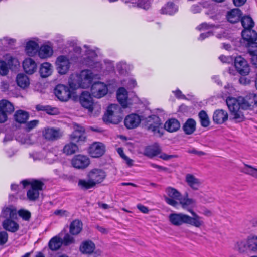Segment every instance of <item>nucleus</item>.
<instances>
[{
  "mask_svg": "<svg viewBox=\"0 0 257 257\" xmlns=\"http://www.w3.org/2000/svg\"><path fill=\"white\" fill-rule=\"evenodd\" d=\"M80 103L81 105L86 108H90L91 105L93 103L92 98L89 92L84 91L83 92L79 98Z\"/></svg>",
  "mask_w": 257,
  "mask_h": 257,
  "instance_id": "nucleus-24",
  "label": "nucleus"
},
{
  "mask_svg": "<svg viewBox=\"0 0 257 257\" xmlns=\"http://www.w3.org/2000/svg\"><path fill=\"white\" fill-rule=\"evenodd\" d=\"M241 15V11L238 9H234L228 12L227 20L231 23H235L239 21Z\"/></svg>",
  "mask_w": 257,
  "mask_h": 257,
  "instance_id": "nucleus-31",
  "label": "nucleus"
},
{
  "mask_svg": "<svg viewBox=\"0 0 257 257\" xmlns=\"http://www.w3.org/2000/svg\"><path fill=\"white\" fill-rule=\"evenodd\" d=\"M178 156L176 155H167L165 153H162L159 157L164 160H168L173 158H178Z\"/></svg>",
  "mask_w": 257,
  "mask_h": 257,
  "instance_id": "nucleus-55",
  "label": "nucleus"
},
{
  "mask_svg": "<svg viewBox=\"0 0 257 257\" xmlns=\"http://www.w3.org/2000/svg\"><path fill=\"white\" fill-rule=\"evenodd\" d=\"M87 109L90 115L95 116L100 114L101 108L99 104L93 103L92 105H91L90 108H88Z\"/></svg>",
  "mask_w": 257,
  "mask_h": 257,
  "instance_id": "nucleus-46",
  "label": "nucleus"
},
{
  "mask_svg": "<svg viewBox=\"0 0 257 257\" xmlns=\"http://www.w3.org/2000/svg\"><path fill=\"white\" fill-rule=\"evenodd\" d=\"M49 106H43L41 105H37L36 106V109L38 111H46L48 110Z\"/></svg>",
  "mask_w": 257,
  "mask_h": 257,
  "instance_id": "nucleus-63",
  "label": "nucleus"
},
{
  "mask_svg": "<svg viewBox=\"0 0 257 257\" xmlns=\"http://www.w3.org/2000/svg\"><path fill=\"white\" fill-rule=\"evenodd\" d=\"M122 119V111L121 107L117 104L110 105L104 115V121L113 124H118Z\"/></svg>",
  "mask_w": 257,
  "mask_h": 257,
  "instance_id": "nucleus-5",
  "label": "nucleus"
},
{
  "mask_svg": "<svg viewBox=\"0 0 257 257\" xmlns=\"http://www.w3.org/2000/svg\"><path fill=\"white\" fill-rule=\"evenodd\" d=\"M180 203L182 205V207L185 209L187 210H190L188 209V207L190 206H193L195 204V201L192 199L190 198H184L182 199L180 198Z\"/></svg>",
  "mask_w": 257,
  "mask_h": 257,
  "instance_id": "nucleus-45",
  "label": "nucleus"
},
{
  "mask_svg": "<svg viewBox=\"0 0 257 257\" xmlns=\"http://www.w3.org/2000/svg\"><path fill=\"white\" fill-rule=\"evenodd\" d=\"M99 75L91 70L86 69L80 73L71 75L68 83L70 87L73 89L78 88H88L95 79H99Z\"/></svg>",
  "mask_w": 257,
  "mask_h": 257,
  "instance_id": "nucleus-1",
  "label": "nucleus"
},
{
  "mask_svg": "<svg viewBox=\"0 0 257 257\" xmlns=\"http://www.w3.org/2000/svg\"><path fill=\"white\" fill-rule=\"evenodd\" d=\"M236 100L242 109H247L257 106V95L254 93H250L245 97H239Z\"/></svg>",
  "mask_w": 257,
  "mask_h": 257,
  "instance_id": "nucleus-7",
  "label": "nucleus"
},
{
  "mask_svg": "<svg viewBox=\"0 0 257 257\" xmlns=\"http://www.w3.org/2000/svg\"><path fill=\"white\" fill-rule=\"evenodd\" d=\"M161 124L160 118L156 115H152L146 119L145 126L148 131L153 133L158 137H161L163 133L161 131Z\"/></svg>",
  "mask_w": 257,
  "mask_h": 257,
  "instance_id": "nucleus-6",
  "label": "nucleus"
},
{
  "mask_svg": "<svg viewBox=\"0 0 257 257\" xmlns=\"http://www.w3.org/2000/svg\"><path fill=\"white\" fill-rule=\"evenodd\" d=\"M78 149V146L76 144L70 142L64 146L63 152L67 155H71L75 153Z\"/></svg>",
  "mask_w": 257,
  "mask_h": 257,
  "instance_id": "nucleus-41",
  "label": "nucleus"
},
{
  "mask_svg": "<svg viewBox=\"0 0 257 257\" xmlns=\"http://www.w3.org/2000/svg\"><path fill=\"white\" fill-rule=\"evenodd\" d=\"M16 81L18 85L22 88L25 89L30 84L28 77L24 74H19L17 76Z\"/></svg>",
  "mask_w": 257,
  "mask_h": 257,
  "instance_id": "nucleus-38",
  "label": "nucleus"
},
{
  "mask_svg": "<svg viewBox=\"0 0 257 257\" xmlns=\"http://www.w3.org/2000/svg\"><path fill=\"white\" fill-rule=\"evenodd\" d=\"M142 120L138 114L133 113L127 115L124 119V125L128 129L136 128L139 126Z\"/></svg>",
  "mask_w": 257,
  "mask_h": 257,
  "instance_id": "nucleus-19",
  "label": "nucleus"
},
{
  "mask_svg": "<svg viewBox=\"0 0 257 257\" xmlns=\"http://www.w3.org/2000/svg\"><path fill=\"white\" fill-rule=\"evenodd\" d=\"M55 65L58 73L64 75L68 72L70 67V62L67 57L61 55L57 58Z\"/></svg>",
  "mask_w": 257,
  "mask_h": 257,
  "instance_id": "nucleus-11",
  "label": "nucleus"
},
{
  "mask_svg": "<svg viewBox=\"0 0 257 257\" xmlns=\"http://www.w3.org/2000/svg\"><path fill=\"white\" fill-rule=\"evenodd\" d=\"M106 177V173L104 170L100 168H94L88 172V180L81 179L78 180V186L82 190H88L102 182Z\"/></svg>",
  "mask_w": 257,
  "mask_h": 257,
  "instance_id": "nucleus-3",
  "label": "nucleus"
},
{
  "mask_svg": "<svg viewBox=\"0 0 257 257\" xmlns=\"http://www.w3.org/2000/svg\"><path fill=\"white\" fill-rule=\"evenodd\" d=\"M7 114L0 110V123L5 122L7 119Z\"/></svg>",
  "mask_w": 257,
  "mask_h": 257,
  "instance_id": "nucleus-59",
  "label": "nucleus"
},
{
  "mask_svg": "<svg viewBox=\"0 0 257 257\" xmlns=\"http://www.w3.org/2000/svg\"><path fill=\"white\" fill-rule=\"evenodd\" d=\"M92 95L96 98H100L105 96L108 92L107 85L104 83L97 82L94 83L91 86Z\"/></svg>",
  "mask_w": 257,
  "mask_h": 257,
  "instance_id": "nucleus-15",
  "label": "nucleus"
},
{
  "mask_svg": "<svg viewBox=\"0 0 257 257\" xmlns=\"http://www.w3.org/2000/svg\"><path fill=\"white\" fill-rule=\"evenodd\" d=\"M214 27V25H208L207 24V23H202V24H201L200 25H199L198 27H197V29L199 30H207V29H209V28H212V27Z\"/></svg>",
  "mask_w": 257,
  "mask_h": 257,
  "instance_id": "nucleus-57",
  "label": "nucleus"
},
{
  "mask_svg": "<svg viewBox=\"0 0 257 257\" xmlns=\"http://www.w3.org/2000/svg\"><path fill=\"white\" fill-rule=\"evenodd\" d=\"M39 123V121L34 120L28 122L25 125V130L27 132H30L33 128H35Z\"/></svg>",
  "mask_w": 257,
  "mask_h": 257,
  "instance_id": "nucleus-51",
  "label": "nucleus"
},
{
  "mask_svg": "<svg viewBox=\"0 0 257 257\" xmlns=\"http://www.w3.org/2000/svg\"><path fill=\"white\" fill-rule=\"evenodd\" d=\"M246 240L250 252L257 251V237L255 236L248 237Z\"/></svg>",
  "mask_w": 257,
  "mask_h": 257,
  "instance_id": "nucleus-44",
  "label": "nucleus"
},
{
  "mask_svg": "<svg viewBox=\"0 0 257 257\" xmlns=\"http://www.w3.org/2000/svg\"><path fill=\"white\" fill-rule=\"evenodd\" d=\"M248 47H249V51L250 54L252 56V57L251 58L252 62L253 64L255 65L257 67V53L256 54H253L251 51H256L257 50V47L255 45H247Z\"/></svg>",
  "mask_w": 257,
  "mask_h": 257,
  "instance_id": "nucleus-50",
  "label": "nucleus"
},
{
  "mask_svg": "<svg viewBox=\"0 0 257 257\" xmlns=\"http://www.w3.org/2000/svg\"><path fill=\"white\" fill-rule=\"evenodd\" d=\"M63 135V133L59 128L46 127L42 131V136L48 141H54L60 139Z\"/></svg>",
  "mask_w": 257,
  "mask_h": 257,
  "instance_id": "nucleus-12",
  "label": "nucleus"
},
{
  "mask_svg": "<svg viewBox=\"0 0 257 257\" xmlns=\"http://www.w3.org/2000/svg\"><path fill=\"white\" fill-rule=\"evenodd\" d=\"M4 58L5 60L7 61V63L4 60L0 61V75L2 76L7 75L11 66H16L18 64V60L10 54H6L4 56Z\"/></svg>",
  "mask_w": 257,
  "mask_h": 257,
  "instance_id": "nucleus-9",
  "label": "nucleus"
},
{
  "mask_svg": "<svg viewBox=\"0 0 257 257\" xmlns=\"http://www.w3.org/2000/svg\"><path fill=\"white\" fill-rule=\"evenodd\" d=\"M18 214L24 220L29 221L31 217V213L28 210L21 209L18 211Z\"/></svg>",
  "mask_w": 257,
  "mask_h": 257,
  "instance_id": "nucleus-49",
  "label": "nucleus"
},
{
  "mask_svg": "<svg viewBox=\"0 0 257 257\" xmlns=\"http://www.w3.org/2000/svg\"><path fill=\"white\" fill-rule=\"evenodd\" d=\"M166 192L168 196L164 197L165 201L173 207H177L178 205V202L177 200H180L181 193L176 189L171 187L166 189Z\"/></svg>",
  "mask_w": 257,
  "mask_h": 257,
  "instance_id": "nucleus-8",
  "label": "nucleus"
},
{
  "mask_svg": "<svg viewBox=\"0 0 257 257\" xmlns=\"http://www.w3.org/2000/svg\"><path fill=\"white\" fill-rule=\"evenodd\" d=\"M95 248V246L94 243L90 240L83 241L80 246V251L85 254L92 253Z\"/></svg>",
  "mask_w": 257,
  "mask_h": 257,
  "instance_id": "nucleus-28",
  "label": "nucleus"
},
{
  "mask_svg": "<svg viewBox=\"0 0 257 257\" xmlns=\"http://www.w3.org/2000/svg\"><path fill=\"white\" fill-rule=\"evenodd\" d=\"M125 161V163L130 167L132 166L133 165L134 161L128 158L126 156H124L122 158Z\"/></svg>",
  "mask_w": 257,
  "mask_h": 257,
  "instance_id": "nucleus-60",
  "label": "nucleus"
},
{
  "mask_svg": "<svg viewBox=\"0 0 257 257\" xmlns=\"http://www.w3.org/2000/svg\"><path fill=\"white\" fill-rule=\"evenodd\" d=\"M85 130L84 128L78 124L74 125V131L70 135L71 141L75 142H83L85 141Z\"/></svg>",
  "mask_w": 257,
  "mask_h": 257,
  "instance_id": "nucleus-18",
  "label": "nucleus"
},
{
  "mask_svg": "<svg viewBox=\"0 0 257 257\" xmlns=\"http://www.w3.org/2000/svg\"><path fill=\"white\" fill-rule=\"evenodd\" d=\"M39 45L34 41H30L26 44L25 51L26 53L30 56H34L38 51Z\"/></svg>",
  "mask_w": 257,
  "mask_h": 257,
  "instance_id": "nucleus-34",
  "label": "nucleus"
},
{
  "mask_svg": "<svg viewBox=\"0 0 257 257\" xmlns=\"http://www.w3.org/2000/svg\"><path fill=\"white\" fill-rule=\"evenodd\" d=\"M74 242V238L69 234H66L62 239V244L68 245Z\"/></svg>",
  "mask_w": 257,
  "mask_h": 257,
  "instance_id": "nucleus-52",
  "label": "nucleus"
},
{
  "mask_svg": "<svg viewBox=\"0 0 257 257\" xmlns=\"http://www.w3.org/2000/svg\"><path fill=\"white\" fill-rule=\"evenodd\" d=\"M23 67L25 72L29 74L34 73L37 69L35 62L31 58L25 59L23 63Z\"/></svg>",
  "mask_w": 257,
  "mask_h": 257,
  "instance_id": "nucleus-22",
  "label": "nucleus"
},
{
  "mask_svg": "<svg viewBox=\"0 0 257 257\" xmlns=\"http://www.w3.org/2000/svg\"><path fill=\"white\" fill-rule=\"evenodd\" d=\"M228 118L227 112L223 109H218L214 112L213 121L215 124H222Z\"/></svg>",
  "mask_w": 257,
  "mask_h": 257,
  "instance_id": "nucleus-21",
  "label": "nucleus"
},
{
  "mask_svg": "<svg viewBox=\"0 0 257 257\" xmlns=\"http://www.w3.org/2000/svg\"><path fill=\"white\" fill-rule=\"evenodd\" d=\"M13 219H5L2 223L3 228L5 230L11 232H15L19 228V224L12 220Z\"/></svg>",
  "mask_w": 257,
  "mask_h": 257,
  "instance_id": "nucleus-26",
  "label": "nucleus"
},
{
  "mask_svg": "<svg viewBox=\"0 0 257 257\" xmlns=\"http://www.w3.org/2000/svg\"><path fill=\"white\" fill-rule=\"evenodd\" d=\"M178 8L172 2L168 3L165 7L162 8L161 12L163 14L172 15L176 12Z\"/></svg>",
  "mask_w": 257,
  "mask_h": 257,
  "instance_id": "nucleus-40",
  "label": "nucleus"
},
{
  "mask_svg": "<svg viewBox=\"0 0 257 257\" xmlns=\"http://www.w3.org/2000/svg\"><path fill=\"white\" fill-rule=\"evenodd\" d=\"M84 47L86 48V55H87L88 57L93 58L96 56L95 52L93 50L89 49L88 47L86 45L84 46Z\"/></svg>",
  "mask_w": 257,
  "mask_h": 257,
  "instance_id": "nucleus-56",
  "label": "nucleus"
},
{
  "mask_svg": "<svg viewBox=\"0 0 257 257\" xmlns=\"http://www.w3.org/2000/svg\"><path fill=\"white\" fill-rule=\"evenodd\" d=\"M54 94L60 101L66 102L70 98L71 91L68 86L58 84L54 89Z\"/></svg>",
  "mask_w": 257,
  "mask_h": 257,
  "instance_id": "nucleus-13",
  "label": "nucleus"
},
{
  "mask_svg": "<svg viewBox=\"0 0 257 257\" xmlns=\"http://www.w3.org/2000/svg\"><path fill=\"white\" fill-rule=\"evenodd\" d=\"M239 81L240 83V84L243 85H246L250 83V80L244 77H240L239 80Z\"/></svg>",
  "mask_w": 257,
  "mask_h": 257,
  "instance_id": "nucleus-64",
  "label": "nucleus"
},
{
  "mask_svg": "<svg viewBox=\"0 0 257 257\" xmlns=\"http://www.w3.org/2000/svg\"><path fill=\"white\" fill-rule=\"evenodd\" d=\"M236 247L240 253L250 252L246 239L238 241L236 243Z\"/></svg>",
  "mask_w": 257,
  "mask_h": 257,
  "instance_id": "nucleus-43",
  "label": "nucleus"
},
{
  "mask_svg": "<svg viewBox=\"0 0 257 257\" xmlns=\"http://www.w3.org/2000/svg\"><path fill=\"white\" fill-rule=\"evenodd\" d=\"M29 114L27 111L19 110L16 111L14 114L15 121L19 123H25L28 119Z\"/></svg>",
  "mask_w": 257,
  "mask_h": 257,
  "instance_id": "nucleus-32",
  "label": "nucleus"
},
{
  "mask_svg": "<svg viewBox=\"0 0 257 257\" xmlns=\"http://www.w3.org/2000/svg\"><path fill=\"white\" fill-rule=\"evenodd\" d=\"M161 153V149L157 144L147 147L144 150V155L149 157H152Z\"/></svg>",
  "mask_w": 257,
  "mask_h": 257,
  "instance_id": "nucleus-33",
  "label": "nucleus"
},
{
  "mask_svg": "<svg viewBox=\"0 0 257 257\" xmlns=\"http://www.w3.org/2000/svg\"><path fill=\"white\" fill-rule=\"evenodd\" d=\"M185 181L187 185L194 190H198L202 184L201 181L192 174L186 175Z\"/></svg>",
  "mask_w": 257,
  "mask_h": 257,
  "instance_id": "nucleus-20",
  "label": "nucleus"
},
{
  "mask_svg": "<svg viewBox=\"0 0 257 257\" xmlns=\"http://www.w3.org/2000/svg\"><path fill=\"white\" fill-rule=\"evenodd\" d=\"M243 172L257 178V169L254 168L251 166L245 165V167L243 168Z\"/></svg>",
  "mask_w": 257,
  "mask_h": 257,
  "instance_id": "nucleus-47",
  "label": "nucleus"
},
{
  "mask_svg": "<svg viewBox=\"0 0 257 257\" xmlns=\"http://www.w3.org/2000/svg\"><path fill=\"white\" fill-rule=\"evenodd\" d=\"M212 35V33L211 31H208L206 33H202L200 34L199 39L201 40H204L206 37H208Z\"/></svg>",
  "mask_w": 257,
  "mask_h": 257,
  "instance_id": "nucleus-61",
  "label": "nucleus"
},
{
  "mask_svg": "<svg viewBox=\"0 0 257 257\" xmlns=\"http://www.w3.org/2000/svg\"><path fill=\"white\" fill-rule=\"evenodd\" d=\"M196 121L192 118H189L183 126V130L187 135L193 134L196 130Z\"/></svg>",
  "mask_w": 257,
  "mask_h": 257,
  "instance_id": "nucleus-29",
  "label": "nucleus"
},
{
  "mask_svg": "<svg viewBox=\"0 0 257 257\" xmlns=\"http://www.w3.org/2000/svg\"><path fill=\"white\" fill-rule=\"evenodd\" d=\"M137 207L142 213H148L149 212L148 208L147 207H146L141 204H138L137 206Z\"/></svg>",
  "mask_w": 257,
  "mask_h": 257,
  "instance_id": "nucleus-58",
  "label": "nucleus"
},
{
  "mask_svg": "<svg viewBox=\"0 0 257 257\" xmlns=\"http://www.w3.org/2000/svg\"><path fill=\"white\" fill-rule=\"evenodd\" d=\"M117 98L118 101L123 108L128 106L127 92L123 87L119 88L117 91Z\"/></svg>",
  "mask_w": 257,
  "mask_h": 257,
  "instance_id": "nucleus-25",
  "label": "nucleus"
},
{
  "mask_svg": "<svg viewBox=\"0 0 257 257\" xmlns=\"http://www.w3.org/2000/svg\"><path fill=\"white\" fill-rule=\"evenodd\" d=\"M137 83L135 80L133 79H129L128 80V83L126 85L128 88H133L136 85Z\"/></svg>",
  "mask_w": 257,
  "mask_h": 257,
  "instance_id": "nucleus-62",
  "label": "nucleus"
},
{
  "mask_svg": "<svg viewBox=\"0 0 257 257\" xmlns=\"http://www.w3.org/2000/svg\"><path fill=\"white\" fill-rule=\"evenodd\" d=\"M62 244V239L60 237L55 236L49 241L48 246L51 250L56 251L61 247Z\"/></svg>",
  "mask_w": 257,
  "mask_h": 257,
  "instance_id": "nucleus-37",
  "label": "nucleus"
},
{
  "mask_svg": "<svg viewBox=\"0 0 257 257\" xmlns=\"http://www.w3.org/2000/svg\"><path fill=\"white\" fill-rule=\"evenodd\" d=\"M1 216L7 219H15L17 217V210L13 206L4 207Z\"/></svg>",
  "mask_w": 257,
  "mask_h": 257,
  "instance_id": "nucleus-23",
  "label": "nucleus"
},
{
  "mask_svg": "<svg viewBox=\"0 0 257 257\" xmlns=\"http://www.w3.org/2000/svg\"><path fill=\"white\" fill-rule=\"evenodd\" d=\"M52 73V66L50 63L45 62L41 64L40 68V74L42 77H47L50 76Z\"/></svg>",
  "mask_w": 257,
  "mask_h": 257,
  "instance_id": "nucleus-35",
  "label": "nucleus"
},
{
  "mask_svg": "<svg viewBox=\"0 0 257 257\" xmlns=\"http://www.w3.org/2000/svg\"><path fill=\"white\" fill-rule=\"evenodd\" d=\"M226 104L230 111V120L238 123L244 121L245 117L241 111V107L237 102L236 99L228 97L226 99Z\"/></svg>",
  "mask_w": 257,
  "mask_h": 257,
  "instance_id": "nucleus-4",
  "label": "nucleus"
},
{
  "mask_svg": "<svg viewBox=\"0 0 257 257\" xmlns=\"http://www.w3.org/2000/svg\"><path fill=\"white\" fill-rule=\"evenodd\" d=\"M82 223L79 220H75L70 226V233L72 235H77L82 230Z\"/></svg>",
  "mask_w": 257,
  "mask_h": 257,
  "instance_id": "nucleus-39",
  "label": "nucleus"
},
{
  "mask_svg": "<svg viewBox=\"0 0 257 257\" xmlns=\"http://www.w3.org/2000/svg\"><path fill=\"white\" fill-rule=\"evenodd\" d=\"M0 110L8 115L14 111V107L9 101L3 99L0 101Z\"/></svg>",
  "mask_w": 257,
  "mask_h": 257,
  "instance_id": "nucleus-36",
  "label": "nucleus"
},
{
  "mask_svg": "<svg viewBox=\"0 0 257 257\" xmlns=\"http://www.w3.org/2000/svg\"><path fill=\"white\" fill-rule=\"evenodd\" d=\"M180 127V122L175 118L169 119L164 124L165 130L171 133L176 132L179 129Z\"/></svg>",
  "mask_w": 257,
  "mask_h": 257,
  "instance_id": "nucleus-27",
  "label": "nucleus"
},
{
  "mask_svg": "<svg viewBox=\"0 0 257 257\" xmlns=\"http://www.w3.org/2000/svg\"><path fill=\"white\" fill-rule=\"evenodd\" d=\"M43 185L44 183L39 180H34L31 182V188L27 193V196L29 200L35 201L38 198L39 191L42 190Z\"/></svg>",
  "mask_w": 257,
  "mask_h": 257,
  "instance_id": "nucleus-10",
  "label": "nucleus"
},
{
  "mask_svg": "<svg viewBox=\"0 0 257 257\" xmlns=\"http://www.w3.org/2000/svg\"><path fill=\"white\" fill-rule=\"evenodd\" d=\"M234 65L237 72L242 76L248 75L250 72L248 64L245 59L241 56L236 57L234 60Z\"/></svg>",
  "mask_w": 257,
  "mask_h": 257,
  "instance_id": "nucleus-14",
  "label": "nucleus"
},
{
  "mask_svg": "<svg viewBox=\"0 0 257 257\" xmlns=\"http://www.w3.org/2000/svg\"><path fill=\"white\" fill-rule=\"evenodd\" d=\"M105 147L103 144L100 142H95L89 148V154L93 158H99L105 153Z\"/></svg>",
  "mask_w": 257,
  "mask_h": 257,
  "instance_id": "nucleus-17",
  "label": "nucleus"
},
{
  "mask_svg": "<svg viewBox=\"0 0 257 257\" xmlns=\"http://www.w3.org/2000/svg\"><path fill=\"white\" fill-rule=\"evenodd\" d=\"M16 40L8 37H4L0 40V47H5L13 45Z\"/></svg>",
  "mask_w": 257,
  "mask_h": 257,
  "instance_id": "nucleus-48",
  "label": "nucleus"
},
{
  "mask_svg": "<svg viewBox=\"0 0 257 257\" xmlns=\"http://www.w3.org/2000/svg\"><path fill=\"white\" fill-rule=\"evenodd\" d=\"M198 116L202 126L206 127L210 125V119L206 111L201 110L199 113Z\"/></svg>",
  "mask_w": 257,
  "mask_h": 257,
  "instance_id": "nucleus-42",
  "label": "nucleus"
},
{
  "mask_svg": "<svg viewBox=\"0 0 257 257\" xmlns=\"http://www.w3.org/2000/svg\"><path fill=\"white\" fill-rule=\"evenodd\" d=\"M192 217L183 213H172L168 217L170 223L175 226H180L187 224L197 228H200L204 224L202 217L197 215L193 210H188Z\"/></svg>",
  "mask_w": 257,
  "mask_h": 257,
  "instance_id": "nucleus-2",
  "label": "nucleus"
},
{
  "mask_svg": "<svg viewBox=\"0 0 257 257\" xmlns=\"http://www.w3.org/2000/svg\"><path fill=\"white\" fill-rule=\"evenodd\" d=\"M53 51L52 48L47 45H43L41 46L38 51V55L41 58H47L51 56Z\"/></svg>",
  "mask_w": 257,
  "mask_h": 257,
  "instance_id": "nucleus-30",
  "label": "nucleus"
},
{
  "mask_svg": "<svg viewBox=\"0 0 257 257\" xmlns=\"http://www.w3.org/2000/svg\"><path fill=\"white\" fill-rule=\"evenodd\" d=\"M8 233L4 231L0 232V245L5 244L8 240Z\"/></svg>",
  "mask_w": 257,
  "mask_h": 257,
  "instance_id": "nucleus-54",
  "label": "nucleus"
},
{
  "mask_svg": "<svg viewBox=\"0 0 257 257\" xmlns=\"http://www.w3.org/2000/svg\"><path fill=\"white\" fill-rule=\"evenodd\" d=\"M71 164L75 168L83 169L89 166L90 160L86 156L77 155L72 159Z\"/></svg>",
  "mask_w": 257,
  "mask_h": 257,
  "instance_id": "nucleus-16",
  "label": "nucleus"
},
{
  "mask_svg": "<svg viewBox=\"0 0 257 257\" xmlns=\"http://www.w3.org/2000/svg\"><path fill=\"white\" fill-rule=\"evenodd\" d=\"M187 152L189 154H193L198 156H202L206 155V153L201 151H198L194 148H191L188 149Z\"/></svg>",
  "mask_w": 257,
  "mask_h": 257,
  "instance_id": "nucleus-53",
  "label": "nucleus"
}]
</instances>
